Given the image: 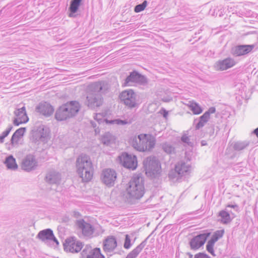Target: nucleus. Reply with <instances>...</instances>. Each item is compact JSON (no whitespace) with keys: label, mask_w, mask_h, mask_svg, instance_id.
I'll list each match as a JSON object with an SVG mask.
<instances>
[{"label":"nucleus","mask_w":258,"mask_h":258,"mask_svg":"<svg viewBox=\"0 0 258 258\" xmlns=\"http://www.w3.org/2000/svg\"><path fill=\"white\" fill-rule=\"evenodd\" d=\"M145 193L144 178H131L126 184L122 196L126 202L133 204L136 201L140 200Z\"/></svg>","instance_id":"f257e3e1"},{"label":"nucleus","mask_w":258,"mask_h":258,"mask_svg":"<svg viewBox=\"0 0 258 258\" xmlns=\"http://www.w3.org/2000/svg\"><path fill=\"white\" fill-rule=\"evenodd\" d=\"M129 142L134 149L140 152L150 151L155 145L154 138L147 134L132 136L130 138Z\"/></svg>","instance_id":"f03ea898"},{"label":"nucleus","mask_w":258,"mask_h":258,"mask_svg":"<svg viewBox=\"0 0 258 258\" xmlns=\"http://www.w3.org/2000/svg\"><path fill=\"white\" fill-rule=\"evenodd\" d=\"M102 85L100 82H94L88 87L87 96L88 106L92 109L100 106L102 103L101 90Z\"/></svg>","instance_id":"7ed1b4c3"},{"label":"nucleus","mask_w":258,"mask_h":258,"mask_svg":"<svg viewBox=\"0 0 258 258\" xmlns=\"http://www.w3.org/2000/svg\"><path fill=\"white\" fill-rule=\"evenodd\" d=\"M76 166L79 177H92L93 167L90 158L86 154H82L77 159Z\"/></svg>","instance_id":"20e7f679"},{"label":"nucleus","mask_w":258,"mask_h":258,"mask_svg":"<svg viewBox=\"0 0 258 258\" xmlns=\"http://www.w3.org/2000/svg\"><path fill=\"white\" fill-rule=\"evenodd\" d=\"M80 104L76 101H72L63 104L59 107L55 114L57 120H64L75 116L80 110Z\"/></svg>","instance_id":"39448f33"},{"label":"nucleus","mask_w":258,"mask_h":258,"mask_svg":"<svg viewBox=\"0 0 258 258\" xmlns=\"http://www.w3.org/2000/svg\"><path fill=\"white\" fill-rule=\"evenodd\" d=\"M146 175L149 177H156L161 172V165L158 160L155 157H147L143 162Z\"/></svg>","instance_id":"423d86ee"},{"label":"nucleus","mask_w":258,"mask_h":258,"mask_svg":"<svg viewBox=\"0 0 258 258\" xmlns=\"http://www.w3.org/2000/svg\"><path fill=\"white\" fill-rule=\"evenodd\" d=\"M120 100L129 108H132L138 106L137 95L133 90L122 91L120 95Z\"/></svg>","instance_id":"0eeeda50"},{"label":"nucleus","mask_w":258,"mask_h":258,"mask_svg":"<svg viewBox=\"0 0 258 258\" xmlns=\"http://www.w3.org/2000/svg\"><path fill=\"white\" fill-rule=\"evenodd\" d=\"M134 83L142 85H145L147 84L148 81L146 77L136 71H134L130 73V75L126 77L124 83V86H132Z\"/></svg>","instance_id":"6e6552de"},{"label":"nucleus","mask_w":258,"mask_h":258,"mask_svg":"<svg viewBox=\"0 0 258 258\" xmlns=\"http://www.w3.org/2000/svg\"><path fill=\"white\" fill-rule=\"evenodd\" d=\"M119 159L122 166L126 168L135 170L137 167V159L134 155L124 152L119 157Z\"/></svg>","instance_id":"1a4fd4ad"},{"label":"nucleus","mask_w":258,"mask_h":258,"mask_svg":"<svg viewBox=\"0 0 258 258\" xmlns=\"http://www.w3.org/2000/svg\"><path fill=\"white\" fill-rule=\"evenodd\" d=\"M211 234V232L209 230H205L202 233L194 236L189 242L191 249L194 250L199 249L205 244L207 238Z\"/></svg>","instance_id":"9d476101"},{"label":"nucleus","mask_w":258,"mask_h":258,"mask_svg":"<svg viewBox=\"0 0 258 258\" xmlns=\"http://www.w3.org/2000/svg\"><path fill=\"white\" fill-rule=\"evenodd\" d=\"M83 246L82 242L77 240L74 237L67 238L63 243L64 250L72 253L79 252L83 248Z\"/></svg>","instance_id":"9b49d317"},{"label":"nucleus","mask_w":258,"mask_h":258,"mask_svg":"<svg viewBox=\"0 0 258 258\" xmlns=\"http://www.w3.org/2000/svg\"><path fill=\"white\" fill-rule=\"evenodd\" d=\"M49 130L44 125L39 126L33 134V139L35 142H46L49 136Z\"/></svg>","instance_id":"f8f14e48"},{"label":"nucleus","mask_w":258,"mask_h":258,"mask_svg":"<svg viewBox=\"0 0 258 258\" xmlns=\"http://www.w3.org/2000/svg\"><path fill=\"white\" fill-rule=\"evenodd\" d=\"M81 254L82 258H105L99 248H92L90 245H86Z\"/></svg>","instance_id":"ddd939ff"},{"label":"nucleus","mask_w":258,"mask_h":258,"mask_svg":"<svg viewBox=\"0 0 258 258\" xmlns=\"http://www.w3.org/2000/svg\"><path fill=\"white\" fill-rule=\"evenodd\" d=\"M254 44H240L233 47L231 53L234 56H241L250 52L254 48Z\"/></svg>","instance_id":"4468645a"},{"label":"nucleus","mask_w":258,"mask_h":258,"mask_svg":"<svg viewBox=\"0 0 258 258\" xmlns=\"http://www.w3.org/2000/svg\"><path fill=\"white\" fill-rule=\"evenodd\" d=\"M14 114L16 117L13 120V124L16 126L25 123L29 120L24 106L20 108H17L14 111Z\"/></svg>","instance_id":"2eb2a0df"},{"label":"nucleus","mask_w":258,"mask_h":258,"mask_svg":"<svg viewBox=\"0 0 258 258\" xmlns=\"http://www.w3.org/2000/svg\"><path fill=\"white\" fill-rule=\"evenodd\" d=\"M236 63L234 58L228 57L223 60H219L216 62L214 65V68L215 70L218 71H225L234 67Z\"/></svg>","instance_id":"dca6fc26"},{"label":"nucleus","mask_w":258,"mask_h":258,"mask_svg":"<svg viewBox=\"0 0 258 258\" xmlns=\"http://www.w3.org/2000/svg\"><path fill=\"white\" fill-rule=\"evenodd\" d=\"M76 225L79 229L82 231L85 236L90 237L92 235L94 231V228L92 225L85 221L83 219L77 220Z\"/></svg>","instance_id":"f3484780"},{"label":"nucleus","mask_w":258,"mask_h":258,"mask_svg":"<svg viewBox=\"0 0 258 258\" xmlns=\"http://www.w3.org/2000/svg\"><path fill=\"white\" fill-rule=\"evenodd\" d=\"M37 165V162L35 156L31 154L27 155L23 159L22 168L23 170L29 171L34 169Z\"/></svg>","instance_id":"a211bd4d"},{"label":"nucleus","mask_w":258,"mask_h":258,"mask_svg":"<svg viewBox=\"0 0 258 258\" xmlns=\"http://www.w3.org/2000/svg\"><path fill=\"white\" fill-rule=\"evenodd\" d=\"M35 110L37 112L45 116H50L54 111L53 107L46 102H41L36 107Z\"/></svg>","instance_id":"6ab92c4d"},{"label":"nucleus","mask_w":258,"mask_h":258,"mask_svg":"<svg viewBox=\"0 0 258 258\" xmlns=\"http://www.w3.org/2000/svg\"><path fill=\"white\" fill-rule=\"evenodd\" d=\"M117 246V241L113 236H109L104 239L103 249L106 253L112 252Z\"/></svg>","instance_id":"aec40b11"},{"label":"nucleus","mask_w":258,"mask_h":258,"mask_svg":"<svg viewBox=\"0 0 258 258\" xmlns=\"http://www.w3.org/2000/svg\"><path fill=\"white\" fill-rule=\"evenodd\" d=\"M216 112V108L214 107H211L199 118L198 122L196 124V129L199 130L203 127L208 122L210 118L211 114L214 113Z\"/></svg>","instance_id":"412c9836"},{"label":"nucleus","mask_w":258,"mask_h":258,"mask_svg":"<svg viewBox=\"0 0 258 258\" xmlns=\"http://www.w3.org/2000/svg\"><path fill=\"white\" fill-rule=\"evenodd\" d=\"M191 170V166L184 162L178 163L175 167V171L178 176L181 177L183 176L187 175V173Z\"/></svg>","instance_id":"4be33fe9"},{"label":"nucleus","mask_w":258,"mask_h":258,"mask_svg":"<svg viewBox=\"0 0 258 258\" xmlns=\"http://www.w3.org/2000/svg\"><path fill=\"white\" fill-rule=\"evenodd\" d=\"M53 236V231L48 228L39 231L36 236V238L39 239L42 242H46L49 241Z\"/></svg>","instance_id":"5701e85b"},{"label":"nucleus","mask_w":258,"mask_h":258,"mask_svg":"<svg viewBox=\"0 0 258 258\" xmlns=\"http://www.w3.org/2000/svg\"><path fill=\"white\" fill-rule=\"evenodd\" d=\"M149 237V236L147 237L144 241H143L132 251L128 253L126 258H136L146 246L147 242V240Z\"/></svg>","instance_id":"b1692460"},{"label":"nucleus","mask_w":258,"mask_h":258,"mask_svg":"<svg viewBox=\"0 0 258 258\" xmlns=\"http://www.w3.org/2000/svg\"><path fill=\"white\" fill-rule=\"evenodd\" d=\"M25 132V127H20L15 131L11 139V143L12 146H14L18 144L20 139L23 136Z\"/></svg>","instance_id":"393cba45"},{"label":"nucleus","mask_w":258,"mask_h":258,"mask_svg":"<svg viewBox=\"0 0 258 258\" xmlns=\"http://www.w3.org/2000/svg\"><path fill=\"white\" fill-rule=\"evenodd\" d=\"M82 0H72L70 2L69 11L70 12L69 17H74L75 14L78 12Z\"/></svg>","instance_id":"a878e982"},{"label":"nucleus","mask_w":258,"mask_h":258,"mask_svg":"<svg viewBox=\"0 0 258 258\" xmlns=\"http://www.w3.org/2000/svg\"><path fill=\"white\" fill-rule=\"evenodd\" d=\"M4 163L8 169L15 170L18 168V165L16 163V159L12 155H9V156L7 157Z\"/></svg>","instance_id":"bb28decb"},{"label":"nucleus","mask_w":258,"mask_h":258,"mask_svg":"<svg viewBox=\"0 0 258 258\" xmlns=\"http://www.w3.org/2000/svg\"><path fill=\"white\" fill-rule=\"evenodd\" d=\"M101 141L104 145H109L114 142L115 138L111 134L107 132L101 137Z\"/></svg>","instance_id":"cd10ccee"},{"label":"nucleus","mask_w":258,"mask_h":258,"mask_svg":"<svg viewBox=\"0 0 258 258\" xmlns=\"http://www.w3.org/2000/svg\"><path fill=\"white\" fill-rule=\"evenodd\" d=\"M249 145V142L247 141H238L233 145V149L236 151H241L245 149Z\"/></svg>","instance_id":"c85d7f7f"},{"label":"nucleus","mask_w":258,"mask_h":258,"mask_svg":"<svg viewBox=\"0 0 258 258\" xmlns=\"http://www.w3.org/2000/svg\"><path fill=\"white\" fill-rule=\"evenodd\" d=\"M219 216L221 217V221L223 223L227 224L231 221L229 213L225 210L221 211Z\"/></svg>","instance_id":"c756f323"},{"label":"nucleus","mask_w":258,"mask_h":258,"mask_svg":"<svg viewBox=\"0 0 258 258\" xmlns=\"http://www.w3.org/2000/svg\"><path fill=\"white\" fill-rule=\"evenodd\" d=\"M190 109L192 111L194 114H199L203 111V109L200 105L195 102H190L189 105Z\"/></svg>","instance_id":"7c9ffc66"},{"label":"nucleus","mask_w":258,"mask_h":258,"mask_svg":"<svg viewBox=\"0 0 258 258\" xmlns=\"http://www.w3.org/2000/svg\"><path fill=\"white\" fill-rule=\"evenodd\" d=\"M162 149L168 154H172L175 153L174 147L169 143H164L162 144Z\"/></svg>","instance_id":"2f4dec72"},{"label":"nucleus","mask_w":258,"mask_h":258,"mask_svg":"<svg viewBox=\"0 0 258 258\" xmlns=\"http://www.w3.org/2000/svg\"><path fill=\"white\" fill-rule=\"evenodd\" d=\"M149 187L151 190H154V188H158L161 183V178H149Z\"/></svg>","instance_id":"473e14b6"},{"label":"nucleus","mask_w":258,"mask_h":258,"mask_svg":"<svg viewBox=\"0 0 258 258\" xmlns=\"http://www.w3.org/2000/svg\"><path fill=\"white\" fill-rule=\"evenodd\" d=\"M102 176V177H117L115 171L110 168H106L103 170Z\"/></svg>","instance_id":"72a5a7b5"},{"label":"nucleus","mask_w":258,"mask_h":258,"mask_svg":"<svg viewBox=\"0 0 258 258\" xmlns=\"http://www.w3.org/2000/svg\"><path fill=\"white\" fill-rule=\"evenodd\" d=\"M224 233V230H217L214 232V234L212 235L211 238L210 240L215 243L219 239L223 236Z\"/></svg>","instance_id":"f704fd0d"},{"label":"nucleus","mask_w":258,"mask_h":258,"mask_svg":"<svg viewBox=\"0 0 258 258\" xmlns=\"http://www.w3.org/2000/svg\"><path fill=\"white\" fill-rule=\"evenodd\" d=\"M13 129V126L12 124H9L7 129L2 133V135L0 136V143H3L4 142V139L7 137L10 132Z\"/></svg>","instance_id":"c9c22d12"},{"label":"nucleus","mask_w":258,"mask_h":258,"mask_svg":"<svg viewBox=\"0 0 258 258\" xmlns=\"http://www.w3.org/2000/svg\"><path fill=\"white\" fill-rule=\"evenodd\" d=\"M101 182L110 187L114 185L116 178H100Z\"/></svg>","instance_id":"e433bc0d"},{"label":"nucleus","mask_w":258,"mask_h":258,"mask_svg":"<svg viewBox=\"0 0 258 258\" xmlns=\"http://www.w3.org/2000/svg\"><path fill=\"white\" fill-rule=\"evenodd\" d=\"M148 2L146 0H145L142 3L137 5L134 8V11L136 13H139L145 10L147 7Z\"/></svg>","instance_id":"4c0bfd02"},{"label":"nucleus","mask_w":258,"mask_h":258,"mask_svg":"<svg viewBox=\"0 0 258 258\" xmlns=\"http://www.w3.org/2000/svg\"><path fill=\"white\" fill-rule=\"evenodd\" d=\"M61 176V173L54 169H50L45 177H59Z\"/></svg>","instance_id":"58836bf2"},{"label":"nucleus","mask_w":258,"mask_h":258,"mask_svg":"<svg viewBox=\"0 0 258 258\" xmlns=\"http://www.w3.org/2000/svg\"><path fill=\"white\" fill-rule=\"evenodd\" d=\"M215 243L212 241V240H209L208 241V243L206 245L207 250L213 255H215L214 250L213 248Z\"/></svg>","instance_id":"ea45409f"},{"label":"nucleus","mask_w":258,"mask_h":258,"mask_svg":"<svg viewBox=\"0 0 258 258\" xmlns=\"http://www.w3.org/2000/svg\"><path fill=\"white\" fill-rule=\"evenodd\" d=\"M60 178H45L46 182L49 184L59 183Z\"/></svg>","instance_id":"a19ab883"},{"label":"nucleus","mask_w":258,"mask_h":258,"mask_svg":"<svg viewBox=\"0 0 258 258\" xmlns=\"http://www.w3.org/2000/svg\"><path fill=\"white\" fill-rule=\"evenodd\" d=\"M123 246L125 249H129L131 246L130 237L128 234L125 235Z\"/></svg>","instance_id":"79ce46f5"},{"label":"nucleus","mask_w":258,"mask_h":258,"mask_svg":"<svg viewBox=\"0 0 258 258\" xmlns=\"http://www.w3.org/2000/svg\"><path fill=\"white\" fill-rule=\"evenodd\" d=\"M113 123L120 125H124L127 123V121L125 120H121L120 119H116L112 121Z\"/></svg>","instance_id":"37998d69"},{"label":"nucleus","mask_w":258,"mask_h":258,"mask_svg":"<svg viewBox=\"0 0 258 258\" xmlns=\"http://www.w3.org/2000/svg\"><path fill=\"white\" fill-rule=\"evenodd\" d=\"M194 258H211V257L210 256H209L208 254H207L205 253L199 252L195 255Z\"/></svg>","instance_id":"c03bdc74"},{"label":"nucleus","mask_w":258,"mask_h":258,"mask_svg":"<svg viewBox=\"0 0 258 258\" xmlns=\"http://www.w3.org/2000/svg\"><path fill=\"white\" fill-rule=\"evenodd\" d=\"M181 140L183 143H185L188 145H189L191 144V143L189 142V137L187 136L186 135H184L182 136Z\"/></svg>","instance_id":"a18cd8bd"},{"label":"nucleus","mask_w":258,"mask_h":258,"mask_svg":"<svg viewBox=\"0 0 258 258\" xmlns=\"http://www.w3.org/2000/svg\"><path fill=\"white\" fill-rule=\"evenodd\" d=\"M181 178H169V181L170 182V184L171 185L174 184L176 183H178L181 181Z\"/></svg>","instance_id":"49530a36"},{"label":"nucleus","mask_w":258,"mask_h":258,"mask_svg":"<svg viewBox=\"0 0 258 258\" xmlns=\"http://www.w3.org/2000/svg\"><path fill=\"white\" fill-rule=\"evenodd\" d=\"M160 113L163 115V116L166 118L168 115V112L164 108H162L160 111Z\"/></svg>","instance_id":"de8ad7c7"},{"label":"nucleus","mask_w":258,"mask_h":258,"mask_svg":"<svg viewBox=\"0 0 258 258\" xmlns=\"http://www.w3.org/2000/svg\"><path fill=\"white\" fill-rule=\"evenodd\" d=\"M227 208H233L234 209H235L236 211H238L239 208H238V206L236 204H234V205H228L227 206H226Z\"/></svg>","instance_id":"09e8293b"},{"label":"nucleus","mask_w":258,"mask_h":258,"mask_svg":"<svg viewBox=\"0 0 258 258\" xmlns=\"http://www.w3.org/2000/svg\"><path fill=\"white\" fill-rule=\"evenodd\" d=\"M215 128L213 125H211L209 128V134L210 136L213 135L214 134Z\"/></svg>","instance_id":"8fccbe9b"},{"label":"nucleus","mask_w":258,"mask_h":258,"mask_svg":"<svg viewBox=\"0 0 258 258\" xmlns=\"http://www.w3.org/2000/svg\"><path fill=\"white\" fill-rule=\"evenodd\" d=\"M49 241H53L54 242L56 243L57 245L59 244V242L58 241V240L55 238L54 235L51 238V239Z\"/></svg>","instance_id":"3c124183"},{"label":"nucleus","mask_w":258,"mask_h":258,"mask_svg":"<svg viewBox=\"0 0 258 258\" xmlns=\"http://www.w3.org/2000/svg\"><path fill=\"white\" fill-rule=\"evenodd\" d=\"M92 178H82L83 182H88L91 181Z\"/></svg>","instance_id":"603ef678"},{"label":"nucleus","mask_w":258,"mask_h":258,"mask_svg":"<svg viewBox=\"0 0 258 258\" xmlns=\"http://www.w3.org/2000/svg\"><path fill=\"white\" fill-rule=\"evenodd\" d=\"M253 133L258 138V127L253 130Z\"/></svg>","instance_id":"864d4df0"},{"label":"nucleus","mask_w":258,"mask_h":258,"mask_svg":"<svg viewBox=\"0 0 258 258\" xmlns=\"http://www.w3.org/2000/svg\"><path fill=\"white\" fill-rule=\"evenodd\" d=\"M91 125L92 126L94 127V128H95L96 126V123L94 122V121H91Z\"/></svg>","instance_id":"5fc2aeb1"},{"label":"nucleus","mask_w":258,"mask_h":258,"mask_svg":"<svg viewBox=\"0 0 258 258\" xmlns=\"http://www.w3.org/2000/svg\"><path fill=\"white\" fill-rule=\"evenodd\" d=\"M186 254L188 255V258H192V254H191L190 253L187 252Z\"/></svg>","instance_id":"6e6d98bb"},{"label":"nucleus","mask_w":258,"mask_h":258,"mask_svg":"<svg viewBox=\"0 0 258 258\" xmlns=\"http://www.w3.org/2000/svg\"><path fill=\"white\" fill-rule=\"evenodd\" d=\"M98 114H96V116H95V117H94V119H96V120H98V122H99V123H100V121H101V119L99 120V119H97V116H98Z\"/></svg>","instance_id":"4d7b16f0"},{"label":"nucleus","mask_w":258,"mask_h":258,"mask_svg":"<svg viewBox=\"0 0 258 258\" xmlns=\"http://www.w3.org/2000/svg\"><path fill=\"white\" fill-rule=\"evenodd\" d=\"M201 144L202 146H204L206 145V144L204 143V141H203L202 142Z\"/></svg>","instance_id":"13d9d810"},{"label":"nucleus","mask_w":258,"mask_h":258,"mask_svg":"<svg viewBox=\"0 0 258 258\" xmlns=\"http://www.w3.org/2000/svg\"><path fill=\"white\" fill-rule=\"evenodd\" d=\"M95 133H97V132H98V131H97V128H95Z\"/></svg>","instance_id":"bf43d9fd"},{"label":"nucleus","mask_w":258,"mask_h":258,"mask_svg":"<svg viewBox=\"0 0 258 258\" xmlns=\"http://www.w3.org/2000/svg\"><path fill=\"white\" fill-rule=\"evenodd\" d=\"M169 177V178L171 177L170 176V174H169V177Z\"/></svg>","instance_id":"052dcab7"},{"label":"nucleus","mask_w":258,"mask_h":258,"mask_svg":"<svg viewBox=\"0 0 258 258\" xmlns=\"http://www.w3.org/2000/svg\"><path fill=\"white\" fill-rule=\"evenodd\" d=\"M216 127H217V128L218 130H219V128H218V126H217Z\"/></svg>","instance_id":"680f3d73"}]
</instances>
